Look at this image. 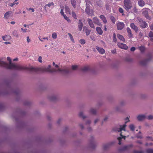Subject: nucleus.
<instances>
[{"label": "nucleus", "mask_w": 153, "mask_h": 153, "mask_svg": "<svg viewBox=\"0 0 153 153\" xmlns=\"http://www.w3.org/2000/svg\"><path fill=\"white\" fill-rule=\"evenodd\" d=\"M7 59L9 62V64L5 62L0 60V66L2 67L8 69H14L20 70H28V68L19 65H16L12 63L11 59L9 57H7Z\"/></svg>", "instance_id": "1"}, {"label": "nucleus", "mask_w": 153, "mask_h": 153, "mask_svg": "<svg viewBox=\"0 0 153 153\" xmlns=\"http://www.w3.org/2000/svg\"><path fill=\"white\" fill-rule=\"evenodd\" d=\"M51 66L49 65L48 67L46 68H35L33 67L28 68V71L31 72H37L39 71H42V72H64L66 73L68 72V71L64 69H61L58 68V70H56L54 68L51 69Z\"/></svg>", "instance_id": "2"}, {"label": "nucleus", "mask_w": 153, "mask_h": 153, "mask_svg": "<svg viewBox=\"0 0 153 153\" xmlns=\"http://www.w3.org/2000/svg\"><path fill=\"white\" fill-rule=\"evenodd\" d=\"M123 3L124 8L126 10L128 11L131 8L132 5L130 0H124Z\"/></svg>", "instance_id": "3"}, {"label": "nucleus", "mask_w": 153, "mask_h": 153, "mask_svg": "<svg viewBox=\"0 0 153 153\" xmlns=\"http://www.w3.org/2000/svg\"><path fill=\"white\" fill-rule=\"evenodd\" d=\"M85 11L86 14L88 15L91 16H94V11L93 10L90 9L89 6H87L85 9Z\"/></svg>", "instance_id": "4"}, {"label": "nucleus", "mask_w": 153, "mask_h": 153, "mask_svg": "<svg viewBox=\"0 0 153 153\" xmlns=\"http://www.w3.org/2000/svg\"><path fill=\"white\" fill-rule=\"evenodd\" d=\"M139 21L140 22V26L141 27L144 28L148 26L147 23L145 21L141 19H139Z\"/></svg>", "instance_id": "5"}, {"label": "nucleus", "mask_w": 153, "mask_h": 153, "mask_svg": "<svg viewBox=\"0 0 153 153\" xmlns=\"http://www.w3.org/2000/svg\"><path fill=\"white\" fill-rule=\"evenodd\" d=\"M119 126H120V128H114L113 130L114 131L118 132L121 131L122 130L125 131V127L126 126L125 124L123 126L121 125H120Z\"/></svg>", "instance_id": "6"}, {"label": "nucleus", "mask_w": 153, "mask_h": 153, "mask_svg": "<svg viewBox=\"0 0 153 153\" xmlns=\"http://www.w3.org/2000/svg\"><path fill=\"white\" fill-rule=\"evenodd\" d=\"M117 29L118 30H122L125 26V24L123 22H118L117 23Z\"/></svg>", "instance_id": "7"}, {"label": "nucleus", "mask_w": 153, "mask_h": 153, "mask_svg": "<svg viewBox=\"0 0 153 153\" xmlns=\"http://www.w3.org/2000/svg\"><path fill=\"white\" fill-rule=\"evenodd\" d=\"M117 45L118 47L124 49L125 50H127L128 48L127 46L124 44L121 43H117Z\"/></svg>", "instance_id": "8"}, {"label": "nucleus", "mask_w": 153, "mask_h": 153, "mask_svg": "<svg viewBox=\"0 0 153 153\" xmlns=\"http://www.w3.org/2000/svg\"><path fill=\"white\" fill-rule=\"evenodd\" d=\"M130 27L134 30L136 32H137L138 31V28L137 26L135 25V24L132 23L130 24Z\"/></svg>", "instance_id": "9"}, {"label": "nucleus", "mask_w": 153, "mask_h": 153, "mask_svg": "<svg viewBox=\"0 0 153 153\" xmlns=\"http://www.w3.org/2000/svg\"><path fill=\"white\" fill-rule=\"evenodd\" d=\"M87 21L90 27L93 28H95V27L92 20L88 18Z\"/></svg>", "instance_id": "10"}, {"label": "nucleus", "mask_w": 153, "mask_h": 153, "mask_svg": "<svg viewBox=\"0 0 153 153\" xmlns=\"http://www.w3.org/2000/svg\"><path fill=\"white\" fill-rule=\"evenodd\" d=\"M148 9L147 8H145V10H144L143 12L142 13L146 18L148 19H149L150 17L148 15V12L147 10Z\"/></svg>", "instance_id": "11"}, {"label": "nucleus", "mask_w": 153, "mask_h": 153, "mask_svg": "<svg viewBox=\"0 0 153 153\" xmlns=\"http://www.w3.org/2000/svg\"><path fill=\"white\" fill-rule=\"evenodd\" d=\"M93 20L94 23L100 26H102V24L100 22L99 19L97 17H94L93 18Z\"/></svg>", "instance_id": "12"}, {"label": "nucleus", "mask_w": 153, "mask_h": 153, "mask_svg": "<svg viewBox=\"0 0 153 153\" xmlns=\"http://www.w3.org/2000/svg\"><path fill=\"white\" fill-rule=\"evenodd\" d=\"M96 48L101 54H103L105 53V50L102 48H100L98 46H96Z\"/></svg>", "instance_id": "13"}, {"label": "nucleus", "mask_w": 153, "mask_h": 153, "mask_svg": "<svg viewBox=\"0 0 153 153\" xmlns=\"http://www.w3.org/2000/svg\"><path fill=\"white\" fill-rule=\"evenodd\" d=\"M111 5V1H107L105 5L107 10H109L110 9V7Z\"/></svg>", "instance_id": "14"}, {"label": "nucleus", "mask_w": 153, "mask_h": 153, "mask_svg": "<svg viewBox=\"0 0 153 153\" xmlns=\"http://www.w3.org/2000/svg\"><path fill=\"white\" fill-rule=\"evenodd\" d=\"M126 30L128 34V36L130 38H131L133 36V35L132 34L131 31L129 27L126 28Z\"/></svg>", "instance_id": "15"}, {"label": "nucleus", "mask_w": 153, "mask_h": 153, "mask_svg": "<svg viewBox=\"0 0 153 153\" xmlns=\"http://www.w3.org/2000/svg\"><path fill=\"white\" fill-rule=\"evenodd\" d=\"M120 135L121 137H118L117 138V139L119 140V145H120L121 143V141L122 139L124 138V139H125L126 137V136H123L122 135L121 132L120 133Z\"/></svg>", "instance_id": "16"}, {"label": "nucleus", "mask_w": 153, "mask_h": 153, "mask_svg": "<svg viewBox=\"0 0 153 153\" xmlns=\"http://www.w3.org/2000/svg\"><path fill=\"white\" fill-rule=\"evenodd\" d=\"M133 146L132 144H130L124 146L122 148V150L124 151L129 149L130 148Z\"/></svg>", "instance_id": "17"}, {"label": "nucleus", "mask_w": 153, "mask_h": 153, "mask_svg": "<svg viewBox=\"0 0 153 153\" xmlns=\"http://www.w3.org/2000/svg\"><path fill=\"white\" fill-rule=\"evenodd\" d=\"M146 118V117L144 115H138L137 117V119L139 121H141Z\"/></svg>", "instance_id": "18"}, {"label": "nucleus", "mask_w": 153, "mask_h": 153, "mask_svg": "<svg viewBox=\"0 0 153 153\" xmlns=\"http://www.w3.org/2000/svg\"><path fill=\"white\" fill-rule=\"evenodd\" d=\"M78 26V28L79 31H81L82 29L83 26L82 23V20L80 19L79 20Z\"/></svg>", "instance_id": "19"}, {"label": "nucleus", "mask_w": 153, "mask_h": 153, "mask_svg": "<svg viewBox=\"0 0 153 153\" xmlns=\"http://www.w3.org/2000/svg\"><path fill=\"white\" fill-rule=\"evenodd\" d=\"M2 39L4 41L9 40L11 39V37L9 35H5L2 36Z\"/></svg>", "instance_id": "20"}, {"label": "nucleus", "mask_w": 153, "mask_h": 153, "mask_svg": "<svg viewBox=\"0 0 153 153\" xmlns=\"http://www.w3.org/2000/svg\"><path fill=\"white\" fill-rule=\"evenodd\" d=\"M138 4L141 7H143L145 5V2L143 0H138Z\"/></svg>", "instance_id": "21"}, {"label": "nucleus", "mask_w": 153, "mask_h": 153, "mask_svg": "<svg viewBox=\"0 0 153 153\" xmlns=\"http://www.w3.org/2000/svg\"><path fill=\"white\" fill-rule=\"evenodd\" d=\"M96 31L97 33L100 35H102L103 33V31L100 27H97Z\"/></svg>", "instance_id": "22"}, {"label": "nucleus", "mask_w": 153, "mask_h": 153, "mask_svg": "<svg viewBox=\"0 0 153 153\" xmlns=\"http://www.w3.org/2000/svg\"><path fill=\"white\" fill-rule=\"evenodd\" d=\"M12 13L10 11H8L4 15V18L6 19H7L10 16V15Z\"/></svg>", "instance_id": "23"}, {"label": "nucleus", "mask_w": 153, "mask_h": 153, "mask_svg": "<svg viewBox=\"0 0 153 153\" xmlns=\"http://www.w3.org/2000/svg\"><path fill=\"white\" fill-rule=\"evenodd\" d=\"M100 18L102 20L103 22L106 24L107 22V21L105 17L103 15H101L100 16Z\"/></svg>", "instance_id": "24"}, {"label": "nucleus", "mask_w": 153, "mask_h": 153, "mask_svg": "<svg viewBox=\"0 0 153 153\" xmlns=\"http://www.w3.org/2000/svg\"><path fill=\"white\" fill-rule=\"evenodd\" d=\"M117 36L118 38L120 40H121L123 42H124L125 41V39L124 38L123 36L122 35L120 34H118L117 35Z\"/></svg>", "instance_id": "25"}, {"label": "nucleus", "mask_w": 153, "mask_h": 153, "mask_svg": "<svg viewBox=\"0 0 153 153\" xmlns=\"http://www.w3.org/2000/svg\"><path fill=\"white\" fill-rule=\"evenodd\" d=\"M90 69L89 66H85L81 68V70L84 72Z\"/></svg>", "instance_id": "26"}, {"label": "nucleus", "mask_w": 153, "mask_h": 153, "mask_svg": "<svg viewBox=\"0 0 153 153\" xmlns=\"http://www.w3.org/2000/svg\"><path fill=\"white\" fill-rule=\"evenodd\" d=\"M71 3L73 7L75 8L76 4V1L75 0H71Z\"/></svg>", "instance_id": "27"}, {"label": "nucleus", "mask_w": 153, "mask_h": 153, "mask_svg": "<svg viewBox=\"0 0 153 153\" xmlns=\"http://www.w3.org/2000/svg\"><path fill=\"white\" fill-rule=\"evenodd\" d=\"M97 5L99 7H101L103 5V3L102 1L101 0L98 1L97 2Z\"/></svg>", "instance_id": "28"}, {"label": "nucleus", "mask_w": 153, "mask_h": 153, "mask_svg": "<svg viewBox=\"0 0 153 153\" xmlns=\"http://www.w3.org/2000/svg\"><path fill=\"white\" fill-rule=\"evenodd\" d=\"M139 49L141 53H143L144 52L145 48L143 46H141L139 47Z\"/></svg>", "instance_id": "29"}, {"label": "nucleus", "mask_w": 153, "mask_h": 153, "mask_svg": "<svg viewBox=\"0 0 153 153\" xmlns=\"http://www.w3.org/2000/svg\"><path fill=\"white\" fill-rule=\"evenodd\" d=\"M54 3L53 2L49 3L48 4H46L45 6V8L47 6L50 7L51 6H53L54 5Z\"/></svg>", "instance_id": "30"}, {"label": "nucleus", "mask_w": 153, "mask_h": 153, "mask_svg": "<svg viewBox=\"0 0 153 153\" xmlns=\"http://www.w3.org/2000/svg\"><path fill=\"white\" fill-rule=\"evenodd\" d=\"M110 19L113 24H114L116 22V19L114 17L112 16H111Z\"/></svg>", "instance_id": "31"}, {"label": "nucleus", "mask_w": 153, "mask_h": 153, "mask_svg": "<svg viewBox=\"0 0 153 153\" xmlns=\"http://www.w3.org/2000/svg\"><path fill=\"white\" fill-rule=\"evenodd\" d=\"M147 61V60L146 59V60L141 61L140 62V63L141 65H146Z\"/></svg>", "instance_id": "32"}, {"label": "nucleus", "mask_w": 153, "mask_h": 153, "mask_svg": "<svg viewBox=\"0 0 153 153\" xmlns=\"http://www.w3.org/2000/svg\"><path fill=\"white\" fill-rule=\"evenodd\" d=\"M13 35L16 37H19V35L16 30L14 31L13 33Z\"/></svg>", "instance_id": "33"}, {"label": "nucleus", "mask_w": 153, "mask_h": 153, "mask_svg": "<svg viewBox=\"0 0 153 153\" xmlns=\"http://www.w3.org/2000/svg\"><path fill=\"white\" fill-rule=\"evenodd\" d=\"M52 37V38L54 39H56L57 38V34L55 32L53 33Z\"/></svg>", "instance_id": "34"}, {"label": "nucleus", "mask_w": 153, "mask_h": 153, "mask_svg": "<svg viewBox=\"0 0 153 153\" xmlns=\"http://www.w3.org/2000/svg\"><path fill=\"white\" fill-rule=\"evenodd\" d=\"M129 127L130 130L132 131H134V126L133 124L129 126Z\"/></svg>", "instance_id": "35"}, {"label": "nucleus", "mask_w": 153, "mask_h": 153, "mask_svg": "<svg viewBox=\"0 0 153 153\" xmlns=\"http://www.w3.org/2000/svg\"><path fill=\"white\" fill-rule=\"evenodd\" d=\"M113 40L115 42H116L117 41L116 35L115 33H114L113 34Z\"/></svg>", "instance_id": "36"}, {"label": "nucleus", "mask_w": 153, "mask_h": 153, "mask_svg": "<svg viewBox=\"0 0 153 153\" xmlns=\"http://www.w3.org/2000/svg\"><path fill=\"white\" fill-rule=\"evenodd\" d=\"M65 11L66 12H68L69 13L70 12V8L67 6H65Z\"/></svg>", "instance_id": "37"}, {"label": "nucleus", "mask_w": 153, "mask_h": 153, "mask_svg": "<svg viewBox=\"0 0 153 153\" xmlns=\"http://www.w3.org/2000/svg\"><path fill=\"white\" fill-rule=\"evenodd\" d=\"M79 116L80 117L82 118L83 119H84L86 118V117L83 115V113L82 112L79 113Z\"/></svg>", "instance_id": "38"}, {"label": "nucleus", "mask_w": 153, "mask_h": 153, "mask_svg": "<svg viewBox=\"0 0 153 153\" xmlns=\"http://www.w3.org/2000/svg\"><path fill=\"white\" fill-rule=\"evenodd\" d=\"M63 17L64 18L65 20H66L68 22H71V21L69 19V18L66 16L65 15L63 16Z\"/></svg>", "instance_id": "39"}, {"label": "nucleus", "mask_w": 153, "mask_h": 153, "mask_svg": "<svg viewBox=\"0 0 153 153\" xmlns=\"http://www.w3.org/2000/svg\"><path fill=\"white\" fill-rule=\"evenodd\" d=\"M91 30H89L88 29H86L85 30V32L86 33V35L88 36L89 35L90 32H91Z\"/></svg>", "instance_id": "40"}, {"label": "nucleus", "mask_w": 153, "mask_h": 153, "mask_svg": "<svg viewBox=\"0 0 153 153\" xmlns=\"http://www.w3.org/2000/svg\"><path fill=\"white\" fill-rule=\"evenodd\" d=\"M72 15L73 17L75 19H77V16L76 15L74 12H72Z\"/></svg>", "instance_id": "41"}, {"label": "nucleus", "mask_w": 153, "mask_h": 153, "mask_svg": "<svg viewBox=\"0 0 153 153\" xmlns=\"http://www.w3.org/2000/svg\"><path fill=\"white\" fill-rule=\"evenodd\" d=\"M90 112L93 114H96V110L94 109H91L90 110Z\"/></svg>", "instance_id": "42"}, {"label": "nucleus", "mask_w": 153, "mask_h": 153, "mask_svg": "<svg viewBox=\"0 0 153 153\" xmlns=\"http://www.w3.org/2000/svg\"><path fill=\"white\" fill-rule=\"evenodd\" d=\"M68 35H69L71 40L73 42H74V40L73 38L72 35L70 33H68Z\"/></svg>", "instance_id": "43"}, {"label": "nucleus", "mask_w": 153, "mask_h": 153, "mask_svg": "<svg viewBox=\"0 0 153 153\" xmlns=\"http://www.w3.org/2000/svg\"><path fill=\"white\" fill-rule=\"evenodd\" d=\"M39 39L41 42H43V39H44V40L46 39L47 40H48V37H46L42 38L41 39H40V38H39Z\"/></svg>", "instance_id": "44"}, {"label": "nucleus", "mask_w": 153, "mask_h": 153, "mask_svg": "<svg viewBox=\"0 0 153 153\" xmlns=\"http://www.w3.org/2000/svg\"><path fill=\"white\" fill-rule=\"evenodd\" d=\"M146 152L147 153H153V150L151 149H148Z\"/></svg>", "instance_id": "45"}, {"label": "nucleus", "mask_w": 153, "mask_h": 153, "mask_svg": "<svg viewBox=\"0 0 153 153\" xmlns=\"http://www.w3.org/2000/svg\"><path fill=\"white\" fill-rule=\"evenodd\" d=\"M79 42L82 44H84L85 43V41L84 39H80L79 41Z\"/></svg>", "instance_id": "46"}, {"label": "nucleus", "mask_w": 153, "mask_h": 153, "mask_svg": "<svg viewBox=\"0 0 153 153\" xmlns=\"http://www.w3.org/2000/svg\"><path fill=\"white\" fill-rule=\"evenodd\" d=\"M77 66L76 65H72V69L73 70H75L77 68Z\"/></svg>", "instance_id": "47"}, {"label": "nucleus", "mask_w": 153, "mask_h": 153, "mask_svg": "<svg viewBox=\"0 0 153 153\" xmlns=\"http://www.w3.org/2000/svg\"><path fill=\"white\" fill-rule=\"evenodd\" d=\"M149 36L150 37H153V32L151 31L149 33Z\"/></svg>", "instance_id": "48"}, {"label": "nucleus", "mask_w": 153, "mask_h": 153, "mask_svg": "<svg viewBox=\"0 0 153 153\" xmlns=\"http://www.w3.org/2000/svg\"><path fill=\"white\" fill-rule=\"evenodd\" d=\"M19 4V3L18 2L15 3V2H14L12 3H11L10 5V6H11V7H13V6L15 4Z\"/></svg>", "instance_id": "49"}, {"label": "nucleus", "mask_w": 153, "mask_h": 153, "mask_svg": "<svg viewBox=\"0 0 153 153\" xmlns=\"http://www.w3.org/2000/svg\"><path fill=\"white\" fill-rule=\"evenodd\" d=\"M134 153H143V152L142 151H138L134 150Z\"/></svg>", "instance_id": "50"}, {"label": "nucleus", "mask_w": 153, "mask_h": 153, "mask_svg": "<svg viewBox=\"0 0 153 153\" xmlns=\"http://www.w3.org/2000/svg\"><path fill=\"white\" fill-rule=\"evenodd\" d=\"M60 13L61 14V15L62 16H64L65 15L64 13V12H63V10L62 9H61L60 10Z\"/></svg>", "instance_id": "51"}, {"label": "nucleus", "mask_w": 153, "mask_h": 153, "mask_svg": "<svg viewBox=\"0 0 153 153\" xmlns=\"http://www.w3.org/2000/svg\"><path fill=\"white\" fill-rule=\"evenodd\" d=\"M119 12L120 13H123V9L121 7H120L119 8Z\"/></svg>", "instance_id": "52"}, {"label": "nucleus", "mask_w": 153, "mask_h": 153, "mask_svg": "<svg viewBox=\"0 0 153 153\" xmlns=\"http://www.w3.org/2000/svg\"><path fill=\"white\" fill-rule=\"evenodd\" d=\"M149 120H151L153 119V116L151 115L149 116L147 118Z\"/></svg>", "instance_id": "53"}, {"label": "nucleus", "mask_w": 153, "mask_h": 153, "mask_svg": "<svg viewBox=\"0 0 153 153\" xmlns=\"http://www.w3.org/2000/svg\"><path fill=\"white\" fill-rule=\"evenodd\" d=\"M42 57L41 56H39L38 58L39 61L40 62H42Z\"/></svg>", "instance_id": "54"}, {"label": "nucleus", "mask_w": 153, "mask_h": 153, "mask_svg": "<svg viewBox=\"0 0 153 153\" xmlns=\"http://www.w3.org/2000/svg\"><path fill=\"white\" fill-rule=\"evenodd\" d=\"M138 138H140V139H141V138H142V136L141 135H139V134H138L137 135V136H136Z\"/></svg>", "instance_id": "55"}, {"label": "nucleus", "mask_w": 153, "mask_h": 153, "mask_svg": "<svg viewBox=\"0 0 153 153\" xmlns=\"http://www.w3.org/2000/svg\"><path fill=\"white\" fill-rule=\"evenodd\" d=\"M135 50V48L134 47H131V51H134Z\"/></svg>", "instance_id": "56"}, {"label": "nucleus", "mask_w": 153, "mask_h": 153, "mask_svg": "<svg viewBox=\"0 0 153 153\" xmlns=\"http://www.w3.org/2000/svg\"><path fill=\"white\" fill-rule=\"evenodd\" d=\"M137 10L136 7H134L133 8L134 12V13H136L137 12Z\"/></svg>", "instance_id": "57"}, {"label": "nucleus", "mask_w": 153, "mask_h": 153, "mask_svg": "<svg viewBox=\"0 0 153 153\" xmlns=\"http://www.w3.org/2000/svg\"><path fill=\"white\" fill-rule=\"evenodd\" d=\"M21 29L22 30V31H23V32H24V33L27 32V29H23L22 28Z\"/></svg>", "instance_id": "58"}, {"label": "nucleus", "mask_w": 153, "mask_h": 153, "mask_svg": "<svg viewBox=\"0 0 153 153\" xmlns=\"http://www.w3.org/2000/svg\"><path fill=\"white\" fill-rule=\"evenodd\" d=\"M146 138L148 139H150L151 141H153V138L152 137H151L148 136Z\"/></svg>", "instance_id": "59"}, {"label": "nucleus", "mask_w": 153, "mask_h": 153, "mask_svg": "<svg viewBox=\"0 0 153 153\" xmlns=\"http://www.w3.org/2000/svg\"><path fill=\"white\" fill-rule=\"evenodd\" d=\"M27 40L28 43H29V42H30V39H29V36L27 37Z\"/></svg>", "instance_id": "60"}, {"label": "nucleus", "mask_w": 153, "mask_h": 153, "mask_svg": "<svg viewBox=\"0 0 153 153\" xmlns=\"http://www.w3.org/2000/svg\"><path fill=\"white\" fill-rule=\"evenodd\" d=\"M28 10H31L32 12H33L34 11V10L33 8H30L28 9Z\"/></svg>", "instance_id": "61"}, {"label": "nucleus", "mask_w": 153, "mask_h": 153, "mask_svg": "<svg viewBox=\"0 0 153 153\" xmlns=\"http://www.w3.org/2000/svg\"><path fill=\"white\" fill-rule=\"evenodd\" d=\"M150 29L152 30H153V24L151 25L150 26Z\"/></svg>", "instance_id": "62"}, {"label": "nucleus", "mask_w": 153, "mask_h": 153, "mask_svg": "<svg viewBox=\"0 0 153 153\" xmlns=\"http://www.w3.org/2000/svg\"><path fill=\"white\" fill-rule=\"evenodd\" d=\"M111 52L113 53H116V50H113L111 51Z\"/></svg>", "instance_id": "63"}, {"label": "nucleus", "mask_w": 153, "mask_h": 153, "mask_svg": "<svg viewBox=\"0 0 153 153\" xmlns=\"http://www.w3.org/2000/svg\"><path fill=\"white\" fill-rule=\"evenodd\" d=\"M108 147V145H105L104 146L103 148L104 149H106Z\"/></svg>", "instance_id": "64"}]
</instances>
